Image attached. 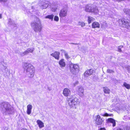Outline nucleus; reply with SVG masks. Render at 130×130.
Wrapping results in <instances>:
<instances>
[{"label":"nucleus","instance_id":"nucleus-1","mask_svg":"<svg viewBox=\"0 0 130 130\" xmlns=\"http://www.w3.org/2000/svg\"><path fill=\"white\" fill-rule=\"evenodd\" d=\"M2 112L5 115H9L13 113L15 110L7 102H3L1 104Z\"/></svg>","mask_w":130,"mask_h":130},{"label":"nucleus","instance_id":"nucleus-2","mask_svg":"<svg viewBox=\"0 0 130 130\" xmlns=\"http://www.w3.org/2000/svg\"><path fill=\"white\" fill-rule=\"evenodd\" d=\"M24 72L30 77H33L34 75L35 70L34 67L28 63H24L23 66Z\"/></svg>","mask_w":130,"mask_h":130},{"label":"nucleus","instance_id":"nucleus-3","mask_svg":"<svg viewBox=\"0 0 130 130\" xmlns=\"http://www.w3.org/2000/svg\"><path fill=\"white\" fill-rule=\"evenodd\" d=\"M31 25L36 32H40L41 30L42 24L40 19L38 18H36V20L31 23Z\"/></svg>","mask_w":130,"mask_h":130},{"label":"nucleus","instance_id":"nucleus-4","mask_svg":"<svg viewBox=\"0 0 130 130\" xmlns=\"http://www.w3.org/2000/svg\"><path fill=\"white\" fill-rule=\"evenodd\" d=\"M118 22L121 27L128 29L130 28V21L129 20L125 19H120L118 21Z\"/></svg>","mask_w":130,"mask_h":130},{"label":"nucleus","instance_id":"nucleus-5","mask_svg":"<svg viewBox=\"0 0 130 130\" xmlns=\"http://www.w3.org/2000/svg\"><path fill=\"white\" fill-rule=\"evenodd\" d=\"M68 99L69 100H68V104L71 108L75 107L80 103L79 99L76 98H75L74 99Z\"/></svg>","mask_w":130,"mask_h":130},{"label":"nucleus","instance_id":"nucleus-6","mask_svg":"<svg viewBox=\"0 0 130 130\" xmlns=\"http://www.w3.org/2000/svg\"><path fill=\"white\" fill-rule=\"evenodd\" d=\"M69 67L71 72L73 74H75L79 71V68L77 64H71L69 65Z\"/></svg>","mask_w":130,"mask_h":130},{"label":"nucleus","instance_id":"nucleus-7","mask_svg":"<svg viewBox=\"0 0 130 130\" xmlns=\"http://www.w3.org/2000/svg\"><path fill=\"white\" fill-rule=\"evenodd\" d=\"M68 10L67 7H64L62 9L60 10L59 13V16L62 18L64 17L67 15Z\"/></svg>","mask_w":130,"mask_h":130},{"label":"nucleus","instance_id":"nucleus-8","mask_svg":"<svg viewBox=\"0 0 130 130\" xmlns=\"http://www.w3.org/2000/svg\"><path fill=\"white\" fill-rule=\"evenodd\" d=\"M78 89L77 90L78 95L81 97L84 96V88L80 86L78 87Z\"/></svg>","mask_w":130,"mask_h":130},{"label":"nucleus","instance_id":"nucleus-9","mask_svg":"<svg viewBox=\"0 0 130 130\" xmlns=\"http://www.w3.org/2000/svg\"><path fill=\"white\" fill-rule=\"evenodd\" d=\"M103 121V118H101L100 115H97L95 117V123L97 125L102 124Z\"/></svg>","mask_w":130,"mask_h":130},{"label":"nucleus","instance_id":"nucleus-10","mask_svg":"<svg viewBox=\"0 0 130 130\" xmlns=\"http://www.w3.org/2000/svg\"><path fill=\"white\" fill-rule=\"evenodd\" d=\"M34 50V48H29L25 51L23 52L21 54V55L22 56H23L24 55H26L29 53H32L33 52Z\"/></svg>","mask_w":130,"mask_h":130},{"label":"nucleus","instance_id":"nucleus-11","mask_svg":"<svg viewBox=\"0 0 130 130\" xmlns=\"http://www.w3.org/2000/svg\"><path fill=\"white\" fill-rule=\"evenodd\" d=\"M92 5H87L85 7V10L87 12H91L93 6Z\"/></svg>","mask_w":130,"mask_h":130},{"label":"nucleus","instance_id":"nucleus-12","mask_svg":"<svg viewBox=\"0 0 130 130\" xmlns=\"http://www.w3.org/2000/svg\"><path fill=\"white\" fill-rule=\"evenodd\" d=\"M63 94L64 96H68L71 94V91L70 90L67 88H65L63 90Z\"/></svg>","mask_w":130,"mask_h":130},{"label":"nucleus","instance_id":"nucleus-13","mask_svg":"<svg viewBox=\"0 0 130 130\" xmlns=\"http://www.w3.org/2000/svg\"><path fill=\"white\" fill-rule=\"evenodd\" d=\"M49 2H45L41 3V7L42 9H46L49 5Z\"/></svg>","mask_w":130,"mask_h":130},{"label":"nucleus","instance_id":"nucleus-14","mask_svg":"<svg viewBox=\"0 0 130 130\" xmlns=\"http://www.w3.org/2000/svg\"><path fill=\"white\" fill-rule=\"evenodd\" d=\"M94 71L92 69L88 70L86 71L84 73V76L85 77H87L91 75L93 73Z\"/></svg>","mask_w":130,"mask_h":130},{"label":"nucleus","instance_id":"nucleus-15","mask_svg":"<svg viewBox=\"0 0 130 130\" xmlns=\"http://www.w3.org/2000/svg\"><path fill=\"white\" fill-rule=\"evenodd\" d=\"M96 14H98L99 13V10L97 7L94 6L93 5L91 12Z\"/></svg>","mask_w":130,"mask_h":130},{"label":"nucleus","instance_id":"nucleus-16","mask_svg":"<svg viewBox=\"0 0 130 130\" xmlns=\"http://www.w3.org/2000/svg\"><path fill=\"white\" fill-rule=\"evenodd\" d=\"M60 53L59 52H56L54 53H52L51 55L54 57L56 59L59 60V56Z\"/></svg>","mask_w":130,"mask_h":130},{"label":"nucleus","instance_id":"nucleus-17","mask_svg":"<svg viewBox=\"0 0 130 130\" xmlns=\"http://www.w3.org/2000/svg\"><path fill=\"white\" fill-rule=\"evenodd\" d=\"M32 107V106L31 105L29 104L27 106V112L28 114L29 115L31 113Z\"/></svg>","mask_w":130,"mask_h":130},{"label":"nucleus","instance_id":"nucleus-18","mask_svg":"<svg viewBox=\"0 0 130 130\" xmlns=\"http://www.w3.org/2000/svg\"><path fill=\"white\" fill-rule=\"evenodd\" d=\"M107 121L108 123H112L113 127H114L116 126L115 121L114 119L111 118H109L107 120Z\"/></svg>","mask_w":130,"mask_h":130},{"label":"nucleus","instance_id":"nucleus-19","mask_svg":"<svg viewBox=\"0 0 130 130\" xmlns=\"http://www.w3.org/2000/svg\"><path fill=\"white\" fill-rule=\"evenodd\" d=\"M37 123L40 128H42L44 126V124L43 122L40 120H38Z\"/></svg>","mask_w":130,"mask_h":130},{"label":"nucleus","instance_id":"nucleus-20","mask_svg":"<svg viewBox=\"0 0 130 130\" xmlns=\"http://www.w3.org/2000/svg\"><path fill=\"white\" fill-rule=\"evenodd\" d=\"M59 63L60 67L61 68L64 67L66 66V63L64 61V59H62L60 60Z\"/></svg>","mask_w":130,"mask_h":130},{"label":"nucleus","instance_id":"nucleus-21","mask_svg":"<svg viewBox=\"0 0 130 130\" xmlns=\"http://www.w3.org/2000/svg\"><path fill=\"white\" fill-rule=\"evenodd\" d=\"M8 24L9 26L12 25L14 27H16L17 25L13 21H12L11 19H8Z\"/></svg>","mask_w":130,"mask_h":130},{"label":"nucleus","instance_id":"nucleus-22","mask_svg":"<svg viewBox=\"0 0 130 130\" xmlns=\"http://www.w3.org/2000/svg\"><path fill=\"white\" fill-rule=\"evenodd\" d=\"M92 28H100V24L98 22H93L92 25Z\"/></svg>","mask_w":130,"mask_h":130},{"label":"nucleus","instance_id":"nucleus-23","mask_svg":"<svg viewBox=\"0 0 130 130\" xmlns=\"http://www.w3.org/2000/svg\"><path fill=\"white\" fill-rule=\"evenodd\" d=\"M5 71L4 72L5 73L7 76H8L10 74V71L9 70H8L7 67L5 66L4 67Z\"/></svg>","mask_w":130,"mask_h":130},{"label":"nucleus","instance_id":"nucleus-24","mask_svg":"<svg viewBox=\"0 0 130 130\" xmlns=\"http://www.w3.org/2000/svg\"><path fill=\"white\" fill-rule=\"evenodd\" d=\"M104 93H106L109 94L110 92V90L107 87H104L103 88Z\"/></svg>","mask_w":130,"mask_h":130},{"label":"nucleus","instance_id":"nucleus-25","mask_svg":"<svg viewBox=\"0 0 130 130\" xmlns=\"http://www.w3.org/2000/svg\"><path fill=\"white\" fill-rule=\"evenodd\" d=\"M104 113H101L100 114V115L103 116V117H106V116H113V115L112 114H108L106 113H105L104 112Z\"/></svg>","mask_w":130,"mask_h":130},{"label":"nucleus","instance_id":"nucleus-26","mask_svg":"<svg viewBox=\"0 0 130 130\" xmlns=\"http://www.w3.org/2000/svg\"><path fill=\"white\" fill-rule=\"evenodd\" d=\"M61 51L64 53V56L66 58L68 59L70 58V57L68 55V53L64 50H61Z\"/></svg>","mask_w":130,"mask_h":130},{"label":"nucleus","instance_id":"nucleus-27","mask_svg":"<svg viewBox=\"0 0 130 130\" xmlns=\"http://www.w3.org/2000/svg\"><path fill=\"white\" fill-rule=\"evenodd\" d=\"M94 19L93 18L91 17V16H89L88 17V20L89 24L91 22L94 21Z\"/></svg>","mask_w":130,"mask_h":130},{"label":"nucleus","instance_id":"nucleus-28","mask_svg":"<svg viewBox=\"0 0 130 130\" xmlns=\"http://www.w3.org/2000/svg\"><path fill=\"white\" fill-rule=\"evenodd\" d=\"M123 86L125 87L126 89H130V85L127 84L126 82H124L123 84Z\"/></svg>","mask_w":130,"mask_h":130},{"label":"nucleus","instance_id":"nucleus-29","mask_svg":"<svg viewBox=\"0 0 130 130\" xmlns=\"http://www.w3.org/2000/svg\"><path fill=\"white\" fill-rule=\"evenodd\" d=\"M124 12L126 14L130 16V10L128 9H125L123 10Z\"/></svg>","mask_w":130,"mask_h":130},{"label":"nucleus","instance_id":"nucleus-30","mask_svg":"<svg viewBox=\"0 0 130 130\" xmlns=\"http://www.w3.org/2000/svg\"><path fill=\"white\" fill-rule=\"evenodd\" d=\"M54 15L53 14L48 15L45 17L46 18H48L53 20Z\"/></svg>","mask_w":130,"mask_h":130},{"label":"nucleus","instance_id":"nucleus-31","mask_svg":"<svg viewBox=\"0 0 130 130\" xmlns=\"http://www.w3.org/2000/svg\"><path fill=\"white\" fill-rule=\"evenodd\" d=\"M78 24L81 26L82 27H84L85 26V23L83 22H79Z\"/></svg>","mask_w":130,"mask_h":130},{"label":"nucleus","instance_id":"nucleus-32","mask_svg":"<svg viewBox=\"0 0 130 130\" xmlns=\"http://www.w3.org/2000/svg\"><path fill=\"white\" fill-rule=\"evenodd\" d=\"M123 129L124 130H130V127L127 125L125 126Z\"/></svg>","mask_w":130,"mask_h":130},{"label":"nucleus","instance_id":"nucleus-33","mask_svg":"<svg viewBox=\"0 0 130 130\" xmlns=\"http://www.w3.org/2000/svg\"><path fill=\"white\" fill-rule=\"evenodd\" d=\"M123 46L122 45L118 47V51L120 52H121V48L123 47Z\"/></svg>","mask_w":130,"mask_h":130},{"label":"nucleus","instance_id":"nucleus-34","mask_svg":"<svg viewBox=\"0 0 130 130\" xmlns=\"http://www.w3.org/2000/svg\"><path fill=\"white\" fill-rule=\"evenodd\" d=\"M59 18L58 16H55L54 18V20L56 21H58L59 20Z\"/></svg>","mask_w":130,"mask_h":130},{"label":"nucleus","instance_id":"nucleus-35","mask_svg":"<svg viewBox=\"0 0 130 130\" xmlns=\"http://www.w3.org/2000/svg\"><path fill=\"white\" fill-rule=\"evenodd\" d=\"M57 8L56 7L52 8L51 9V10L55 12Z\"/></svg>","mask_w":130,"mask_h":130},{"label":"nucleus","instance_id":"nucleus-36","mask_svg":"<svg viewBox=\"0 0 130 130\" xmlns=\"http://www.w3.org/2000/svg\"><path fill=\"white\" fill-rule=\"evenodd\" d=\"M107 73H111L112 72H113V71L112 70H110V69H108L107 70Z\"/></svg>","mask_w":130,"mask_h":130},{"label":"nucleus","instance_id":"nucleus-37","mask_svg":"<svg viewBox=\"0 0 130 130\" xmlns=\"http://www.w3.org/2000/svg\"><path fill=\"white\" fill-rule=\"evenodd\" d=\"M1 64L4 66H5L6 65V63L4 62V61H2L1 62Z\"/></svg>","mask_w":130,"mask_h":130},{"label":"nucleus","instance_id":"nucleus-38","mask_svg":"<svg viewBox=\"0 0 130 130\" xmlns=\"http://www.w3.org/2000/svg\"><path fill=\"white\" fill-rule=\"evenodd\" d=\"M78 82L77 81H76L75 83H74V86H76L77 84H78Z\"/></svg>","mask_w":130,"mask_h":130},{"label":"nucleus","instance_id":"nucleus-39","mask_svg":"<svg viewBox=\"0 0 130 130\" xmlns=\"http://www.w3.org/2000/svg\"><path fill=\"white\" fill-rule=\"evenodd\" d=\"M7 0H0V2H5L7 1Z\"/></svg>","mask_w":130,"mask_h":130},{"label":"nucleus","instance_id":"nucleus-40","mask_svg":"<svg viewBox=\"0 0 130 130\" xmlns=\"http://www.w3.org/2000/svg\"><path fill=\"white\" fill-rule=\"evenodd\" d=\"M99 130H105V128H101Z\"/></svg>","mask_w":130,"mask_h":130},{"label":"nucleus","instance_id":"nucleus-41","mask_svg":"<svg viewBox=\"0 0 130 130\" xmlns=\"http://www.w3.org/2000/svg\"><path fill=\"white\" fill-rule=\"evenodd\" d=\"M117 130H123V129L121 128H119Z\"/></svg>","mask_w":130,"mask_h":130},{"label":"nucleus","instance_id":"nucleus-42","mask_svg":"<svg viewBox=\"0 0 130 130\" xmlns=\"http://www.w3.org/2000/svg\"><path fill=\"white\" fill-rule=\"evenodd\" d=\"M2 18V15L1 14H0V19H1Z\"/></svg>","mask_w":130,"mask_h":130},{"label":"nucleus","instance_id":"nucleus-43","mask_svg":"<svg viewBox=\"0 0 130 130\" xmlns=\"http://www.w3.org/2000/svg\"><path fill=\"white\" fill-rule=\"evenodd\" d=\"M21 130H27L26 129H22Z\"/></svg>","mask_w":130,"mask_h":130},{"label":"nucleus","instance_id":"nucleus-44","mask_svg":"<svg viewBox=\"0 0 130 130\" xmlns=\"http://www.w3.org/2000/svg\"><path fill=\"white\" fill-rule=\"evenodd\" d=\"M48 89L49 90V91H50L51 90L50 89H49V88H48Z\"/></svg>","mask_w":130,"mask_h":130},{"label":"nucleus","instance_id":"nucleus-45","mask_svg":"<svg viewBox=\"0 0 130 130\" xmlns=\"http://www.w3.org/2000/svg\"><path fill=\"white\" fill-rule=\"evenodd\" d=\"M71 44H74L73 43H71Z\"/></svg>","mask_w":130,"mask_h":130},{"label":"nucleus","instance_id":"nucleus-46","mask_svg":"<svg viewBox=\"0 0 130 130\" xmlns=\"http://www.w3.org/2000/svg\"><path fill=\"white\" fill-rule=\"evenodd\" d=\"M126 116H124V117H126Z\"/></svg>","mask_w":130,"mask_h":130}]
</instances>
